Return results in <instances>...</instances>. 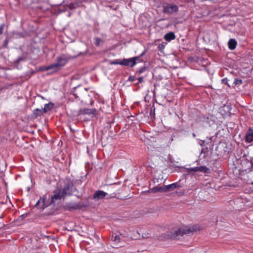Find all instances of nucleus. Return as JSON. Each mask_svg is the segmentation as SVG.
<instances>
[{
  "mask_svg": "<svg viewBox=\"0 0 253 253\" xmlns=\"http://www.w3.org/2000/svg\"><path fill=\"white\" fill-rule=\"evenodd\" d=\"M143 79L144 78L143 77H140L138 78V83L136 84H138L139 83H141L143 82Z\"/></svg>",
  "mask_w": 253,
  "mask_h": 253,
  "instance_id": "nucleus-31",
  "label": "nucleus"
},
{
  "mask_svg": "<svg viewBox=\"0 0 253 253\" xmlns=\"http://www.w3.org/2000/svg\"><path fill=\"white\" fill-rule=\"evenodd\" d=\"M228 80L227 78H224L223 79L221 80V83L222 84H226L228 87H230V85H229V84H228Z\"/></svg>",
  "mask_w": 253,
  "mask_h": 253,
  "instance_id": "nucleus-26",
  "label": "nucleus"
},
{
  "mask_svg": "<svg viewBox=\"0 0 253 253\" xmlns=\"http://www.w3.org/2000/svg\"><path fill=\"white\" fill-rule=\"evenodd\" d=\"M27 57L26 56L23 55L22 56L18 57L17 59L14 61L15 64L18 65L20 62L24 61L26 60Z\"/></svg>",
  "mask_w": 253,
  "mask_h": 253,
  "instance_id": "nucleus-20",
  "label": "nucleus"
},
{
  "mask_svg": "<svg viewBox=\"0 0 253 253\" xmlns=\"http://www.w3.org/2000/svg\"><path fill=\"white\" fill-rule=\"evenodd\" d=\"M96 112V109L83 108L80 109L78 112V116L81 115H94Z\"/></svg>",
  "mask_w": 253,
  "mask_h": 253,
  "instance_id": "nucleus-10",
  "label": "nucleus"
},
{
  "mask_svg": "<svg viewBox=\"0 0 253 253\" xmlns=\"http://www.w3.org/2000/svg\"><path fill=\"white\" fill-rule=\"evenodd\" d=\"M63 0H57V3L55 4L56 5H60L62 3Z\"/></svg>",
  "mask_w": 253,
  "mask_h": 253,
  "instance_id": "nucleus-33",
  "label": "nucleus"
},
{
  "mask_svg": "<svg viewBox=\"0 0 253 253\" xmlns=\"http://www.w3.org/2000/svg\"><path fill=\"white\" fill-rule=\"evenodd\" d=\"M159 48L160 50H161V47L160 46V45L159 46Z\"/></svg>",
  "mask_w": 253,
  "mask_h": 253,
  "instance_id": "nucleus-38",
  "label": "nucleus"
},
{
  "mask_svg": "<svg viewBox=\"0 0 253 253\" xmlns=\"http://www.w3.org/2000/svg\"><path fill=\"white\" fill-rule=\"evenodd\" d=\"M186 171L190 173H195L203 172L204 173H209L210 169L206 166L196 167L192 168H185Z\"/></svg>",
  "mask_w": 253,
  "mask_h": 253,
  "instance_id": "nucleus-5",
  "label": "nucleus"
},
{
  "mask_svg": "<svg viewBox=\"0 0 253 253\" xmlns=\"http://www.w3.org/2000/svg\"><path fill=\"white\" fill-rule=\"evenodd\" d=\"M54 107V104L52 102H49L47 104L44 105V107L43 109V113H47V111L51 110Z\"/></svg>",
  "mask_w": 253,
  "mask_h": 253,
  "instance_id": "nucleus-16",
  "label": "nucleus"
},
{
  "mask_svg": "<svg viewBox=\"0 0 253 253\" xmlns=\"http://www.w3.org/2000/svg\"><path fill=\"white\" fill-rule=\"evenodd\" d=\"M246 141L250 143L253 141V129L250 127L246 134Z\"/></svg>",
  "mask_w": 253,
  "mask_h": 253,
  "instance_id": "nucleus-12",
  "label": "nucleus"
},
{
  "mask_svg": "<svg viewBox=\"0 0 253 253\" xmlns=\"http://www.w3.org/2000/svg\"><path fill=\"white\" fill-rule=\"evenodd\" d=\"M237 44V42L235 39H231L228 42V47L231 50H234L235 49Z\"/></svg>",
  "mask_w": 253,
  "mask_h": 253,
  "instance_id": "nucleus-14",
  "label": "nucleus"
},
{
  "mask_svg": "<svg viewBox=\"0 0 253 253\" xmlns=\"http://www.w3.org/2000/svg\"><path fill=\"white\" fill-rule=\"evenodd\" d=\"M251 253H253V252Z\"/></svg>",
  "mask_w": 253,
  "mask_h": 253,
  "instance_id": "nucleus-40",
  "label": "nucleus"
},
{
  "mask_svg": "<svg viewBox=\"0 0 253 253\" xmlns=\"http://www.w3.org/2000/svg\"><path fill=\"white\" fill-rule=\"evenodd\" d=\"M209 141H210L209 142L211 143V139H209Z\"/></svg>",
  "mask_w": 253,
  "mask_h": 253,
  "instance_id": "nucleus-37",
  "label": "nucleus"
},
{
  "mask_svg": "<svg viewBox=\"0 0 253 253\" xmlns=\"http://www.w3.org/2000/svg\"><path fill=\"white\" fill-rule=\"evenodd\" d=\"M43 109H36L33 112L32 117L35 118H37L39 116H41L45 113H43Z\"/></svg>",
  "mask_w": 253,
  "mask_h": 253,
  "instance_id": "nucleus-13",
  "label": "nucleus"
},
{
  "mask_svg": "<svg viewBox=\"0 0 253 253\" xmlns=\"http://www.w3.org/2000/svg\"><path fill=\"white\" fill-rule=\"evenodd\" d=\"M206 143H207V144L208 143V142H206L205 140H202V141H201V143H200V145H201V146H202V147H204V145H205V144Z\"/></svg>",
  "mask_w": 253,
  "mask_h": 253,
  "instance_id": "nucleus-34",
  "label": "nucleus"
},
{
  "mask_svg": "<svg viewBox=\"0 0 253 253\" xmlns=\"http://www.w3.org/2000/svg\"><path fill=\"white\" fill-rule=\"evenodd\" d=\"M77 87H75L74 88V89H76L77 88Z\"/></svg>",
  "mask_w": 253,
  "mask_h": 253,
  "instance_id": "nucleus-39",
  "label": "nucleus"
},
{
  "mask_svg": "<svg viewBox=\"0 0 253 253\" xmlns=\"http://www.w3.org/2000/svg\"><path fill=\"white\" fill-rule=\"evenodd\" d=\"M233 84L235 85L242 84H243V81L241 79H235Z\"/></svg>",
  "mask_w": 253,
  "mask_h": 253,
  "instance_id": "nucleus-25",
  "label": "nucleus"
},
{
  "mask_svg": "<svg viewBox=\"0 0 253 253\" xmlns=\"http://www.w3.org/2000/svg\"><path fill=\"white\" fill-rule=\"evenodd\" d=\"M102 42V40L100 38H96L95 39V42L94 44L96 46H98L100 44V42Z\"/></svg>",
  "mask_w": 253,
  "mask_h": 253,
  "instance_id": "nucleus-27",
  "label": "nucleus"
},
{
  "mask_svg": "<svg viewBox=\"0 0 253 253\" xmlns=\"http://www.w3.org/2000/svg\"><path fill=\"white\" fill-rule=\"evenodd\" d=\"M111 239L117 243L120 242L121 240L120 236L117 235L115 236L113 235Z\"/></svg>",
  "mask_w": 253,
  "mask_h": 253,
  "instance_id": "nucleus-24",
  "label": "nucleus"
},
{
  "mask_svg": "<svg viewBox=\"0 0 253 253\" xmlns=\"http://www.w3.org/2000/svg\"><path fill=\"white\" fill-rule=\"evenodd\" d=\"M164 38L166 41L170 42L175 38V36L173 32H170L165 35Z\"/></svg>",
  "mask_w": 253,
  "mask_h": 253,
  "instance_id": "nucleus-15",
  "label": "nucleus"
},
{
  "mask_svg": "<svg viewBox=\"0 0 253 253\" xmlns=\"http://www.w3.org/2000/svg\"><path fill=\"white\" fill-rule=\"evenodd\" d=\"M251 168L253 169V157H252L250 160Z\"/></svg>",
  "mask_w": 253,
  "mask_h": 253,
  "instance_id": "nucleus-35",
  "label": "nucleus"
},
{
  "mask_svg": "<svg viewBox=\"0 0 253 253\" xmlns=\"http://www.w3.org/2000/svg\"><path fill=\"white\" fill-rule=\"evenodd\" d=\"M78 6V4L77 3H71L69 4V7L70 9H72L75 8Z\"/></svg>",
  "mask_w": 253,
  "mask_h": 253,
  "instance_id": "nucleus-28",
  "label": "nucleus"
},
{
  "mask_svg": "<svg viewBox=\"0 0 253 253\" xmlns=\"http://www.w3.org/2000/svg\"><path fill=\"white\" fill-rule=\"evenodd\" d=\"M87 206V204L84 203L79 202L78 203H67L66 208L67 210L71 211L74 210H80L83 208H85Z\"/></svg>",
  "mask_w": 253,
  "mask_h": 253,
  "instance_id": "nucleus-7",
  "label": "nucleus"
},
{
  "mask_svg": "<svg viewBox=\"0 0 253 253\" xmlns=\"http://www.w3.org/2000/svg\"><path fill=\"white\" fill-rule=\"evenodd\" d=\"M164 192L171 191L176 188H179L181 187V185L179 182H175L172 184L163 186Z\"/></svg>",
  "mask_w": 253,
  "mask_h": 253,
  "instance_id": "nucleus-9",
  "label": "nucleus"
},
{
  "mask_svg": "<svg viewBox=\"0 0 253 253\" xmlns=\"http://www.w3.org/2000/svg\"><path fill=\"white\" fill-rule=\"evenodd\" d=\"M47 197L46 196H43L42 198H41L40 200L37 202L35 205V207L39 209H44L46 207L50 205L52 203H50L49 204L46 202Z\"/></svg>",
  "mask_w": 253,
  "mask_h": 253,
  "instance_id": "nucleus-8",
  "label": "nucleus"
},
{
  "mask_svg": "<svg viewBox=\"0 0 253 253\" xmlns=\"http://www.w3.org/2000/svg\"><path fill=\"white\" fill-rule=\"evenodd\" d=\"M193 136L194 137H195V136H196L195 134V133H193Z\"/></svg>",
  "mask_w": 253,
  "mask_h": 253,
  "instance_id": "nucleus-36",
  "label": "nucleus"
},
{
  "mask_svg": "<svg viewBox=\"0 0 253 253\" xmlns=\"http://www.w3.org/2000/svg\"><path fill=\"white\" fill-rule=\"evenodd\" d=\"M201 228L198 225H193L190 227H185L179 228L177 230L173 231L167 232L165 235L167 238L169 239H178L180 237H182L184 234H187L190 233L199 231Z\"/></svg>",
  "mask_w": 253,
  "mask_h": 253,
  "instance_id": "nucleus-2",
  "label": "nucleus"
},
{
  "mask_svg": "<svg viewBox=\"0 0 253 253\" xmlns=\"http://www.w3.org/2000/svg\"><path fill=\"white\" fill-rule=\"evenodd\" d=\"M8 42H9V40L7 38H6L3 42V43L2 44L3 47H4V48L7 47Z\"/></svg>",
  "mask_w": 253,
  "mask_h": 253,
  "instance_id": "nucleus-29",
  "label": "nucleus"
},
{
  "mask_svg": "<svg viewBox=\"0 0 253 253\" xmlns=\"http://www.w3.org/2000/svg\"><path fill=\"white\" fill-rule=\"evenodd\" d=\"M135 80V77L134 76H130L128 78V81L133 82Z\"/></svg>",
  "mask_w": 253,
  "mask_h": 253,
  "instance_id": "nucleus-30",
  "label": "nucleus"
},
{
  "mask_svg": "<svg viewBox=\"0 0 253 253\" xmlns=\"http://www.w3.org/2000/svg\"><path fill=\"white\" fill-rule=\"evenodd\" d=\"M151 191L154 193L164 192L163 186H156L151 189Z\"/></svg>",
  "mask_w": 253,
  "mask_h": 253,
  "instance_id": "nucleus-19",
  "label": "nucleus"
},
{
  "mask_svg": "<svg viewBox=\"0 0 253 253\" xmlns=\"http://www.w3.org/2000/svg\"><path fill=\"white\" fill-rule=\"evenodd\" d=\"M116 195L117 194L115 192L111 193L110 191L109 193H108L102 190H97L94 193L93 198L95 200H98L107 196L106 199H108L115 198L116 197Z\"/></svg>",
  "mask_w": 253,
  "mask_h": 253,
  "instance_id": "nucleus-4",
  "label": "nucleus"
},
{
  "mask_svg": "<svg viewBox=\"0 0 253 253\" xmlns=\"http://www.w3.org/2000/svg\"><path fill=\"white\" fill-rule=\"evenodd\" d=\"M29 215H30L29 212L25 213L19 216L17 219V220H19V221L23 220L26 217H28Z\"/></svg>",
  "mask_w": 253,
  "mask_h": 253,
  "instance_id": "nucleus-23",
  "label": "nucleus"
},
{
  "mask_svg": "<svg viewBox=\"0 0 253 253\" xmlns=\"http://www.w3.org/2000/svg\"><path fill=\"white\" fill-rule=\"evenodd\" d=\"M247 177H248L247 182L253 185V170H249L247 173Z\"/></svg>",
  "mask_w": 253,
  "mask_h": 253,
  "instance_id": "nucleus-18",
  "label": "nucleus"
},
{
  "mask_svg": "<svg viewBox=\"0 0 253 253\" xmlns=\"http://www.w3.org/2000/svg\"><path fill=\"white\" fill-rule=\"evenodd\" d=\"M4 25L1 24L0 25V35L2 33Z\"/></svg>",
  "mask_w": 253,
  "mask_h": 253,
  "instance_id": "nucleus-32",
  "label": "nucleus"
},
{
  "mask_svg": "<svg viewBox=\"0 0 253 253\" xmlns=\"http://www.w3.org/2000/svg\"><path fill=\"white\" fill-rule=\"evenodd\" d=\"M70 58L65 54H62L56 58V62L51 64L46 68L47 70L54 69V71H57L64 66L69 61Z\"/></svg>",
  "mask_w": 253,
  "mask_h": 253,
  "instance_id": "nucleus-3",
  "label": "nucleus"
},
{
  "mask_svg": "<svg viewBox=\"0 0 253 253\" xmlns=\"http://www.w3.org/2000/svg\"><path fill=\"white\" fill-rule=\"evenodd\" d=\"M110 65L119 64V65H121L123 66V60L120 61L119 60L117 59V60H115L113 61H111L110 62Z\"/></svg>",
  "mask_w": 253,
  "mask_h": 253,
  "instance_id": "nucleus-22",
  "label": "nucleus"
},
{
  "mask_svg": "<svg viewBox=\"0 0 253 253\" xmlns=\"http://www.w3.org/2000/svg\"><path fill=\"white\" fill-rule=\"evenodd\" d=\"M178 11V6L174 4H167L164 6L163 12L168 14L176 13Z\"/></svg>",
  "mask_w": 253,
  "mask_h": 253,
  "instance_id": "nucleus-6",
  "label": "nucleus"
},
{
  "mask_svg": "<svg viewBox=\"0 0 253 253\" xmlns=\"http://www.w3.org/2000/svg\"><path fill=\"white\" fill-rule=\"evenodd\" d=\"M76 191L73 183L71 180L67 181L62 188H57L54 191V195L51 196V203L54 202V200H61L66 196L73 195L74 191Z\"/></svg>",
  "mask_w": 253,
  "mask_h": 253,
  "instance_id": "nucleus-1",
  "label": "nucleus"
},
{
  "mask_svg": "<svg viewBox=\"0 0 253 253\" xmlns=\"http://www.w3.org/2000/svg\"><path fill=\"white\" fill-rule=\"evenodd\" d=\"M146 52V50H145L139 56H135V57H133V60H134V61H135V65L137 63H140V62H143V60L141 58V57L145 54Z\"/></svg>",
  "mask_w": 253,
  "mask_h": 253,
  "instance_id": "nucleus-17",
  "label": "nucleus"
},
{
  "mask_svg": "<svg viewBox=\"0 0 253 253\" xmlns=\"http://www.w3.org/2000/svg\"><path fill=\"white\" fill-rule=\"evenodd\" d=\"M147 69V68L146 66L142 67L136 71L135 74L140 75L142 73L144 72Z\"/></svg>",
  "mask_w": 253,
  "mask_h": 253,
  "instance_id": "nucleus-21",
  "label": "nucleus"
},
{
  "mask_svg": "<svg viewBox=\"0 0 253 253\" xmlns=\"http://www.w3.org/2000/svg\"><path fill=\"white\" fill-rule=\"evenodd\" d=\"M123 66L133 67L135 66V61L133 57L123 59Z\"/></svg>",
  "mask_w": 253,
  "mask_h": 253,
  "instance_id": "nucleus-11",
  "label": "nucleus"
}]
</instances>
